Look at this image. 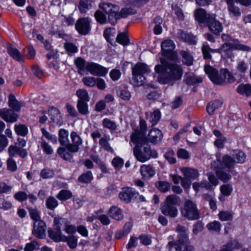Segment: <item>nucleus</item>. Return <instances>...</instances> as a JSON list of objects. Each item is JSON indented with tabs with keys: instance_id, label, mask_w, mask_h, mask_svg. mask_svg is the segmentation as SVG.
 <instances>
[{
	"instance_id": "obj_1",
	"label": "nucleus",
	"mask_w": 251,
	"mask_h": 251,
	"mask_svg": "<svg viewBox=\"0 0 251 251\" xmlns=\"http://www.w3.org/2000/svg\"><path fill=\"white\" fill-rule=\"evenodd\" d=\"M162 62L154 67L156 80L162 84H171L172 81L181 79L182 70L181 67L171 61Z\"/></svg>"
},
{
	"instance_id": "obj_2",
	"label": "nucleus",
	"mask_w": 251,
	"mask_h": 251,
	"mask_svg": "<svg viewBox=\"0 0 251 251\" xmlns=\"http://www.w3.org/2000/svg\"><path fill=\"white\" fill-rule=\"evenodd\" d=\"M131 141L135 145L133 150L134 155L137 160L141 162L149 160L151 157L156 158L157 153L155 151H151L150 146L146 143V140L141 141L136 138V134L131 135Z\"/></svg>"
},
{
	"instance_id": "obj_3",
	"label": "nucleus",
	"mask_w": 251,
	"mask_h": 251,
	"mask_svg": "<svg viewBox=\"0 0 251 251\" xmlns=\"http://www.w3.org/2000/svg\"><path fill=\"white\" fill-rule=\"evenodd\" d=\"M204 71L211 81L215 84L223 85L226 83H232L235 78L226 69H221L220 73L215 68L207 65L204 67Z\"/></svg>"
},
{
	"instance_id": "obj_4",
	"label": "nucleus",
	"mask_w": 251,
	"mask_h": 251,
	"mask_svg": "<svg viewBox=\"0 0 251 251\" xmlns=\"http://www.w3.org/2000/svg\"><path fill=\"white\" fill-rule=\"evenodd\" d=\"M178 232V239L174 243L169 242L168 246L171 247L170 251H192L193 246L188 245V229L184 226H178L176 229Z\"/></svg>"
},
{
	"instance_id": "obj_5",
	"label": "nucleus",
	"mask_w": 251,
	"mask_h": 251,
	"mask_svg": "<svg viewBox=\"0 0 251 251\" xmlns=\"http://www.w3.org/2000/svg\"><path fill=\"white\" fill-rule=\"evenodd\" d=\"M151 70L149 66L143 63H138L132 68V83L136 86L143 85L146 78L145 75L149 74Z\"/></svg>"
},
{
	"instance_id": "obj_6",
	"label": "nucleus",
	"mask_w": 251,
	"mask_h": 251,
	"mask_svg": "<svg viewBox=\"0 0 251 251\" xmlns=\"http://www.w3.org/2000/svg\"><path fill=\"white\" fill-rule=\"evenodd\" d=\"M180 212L184 217L190 220H197L200 218V212L197 204L190 200L185 201Z\"/></svg>"
},
{
	"instance_id": "obj_7",
	"label": "nucleus",
	"mask_w": 251,
	"mask_h": 251,
	"mask_svg": "<svg viewBox=\"0 0 251 251\" xmlns=\"http://www.w3.org/2000/svg\"><path fill=\"white\" fill-rule=\"evenodd\" d=\"M177 196L175 195L168 196L162 205V213L164 215L172 218L176 217L178 214V210L175 205L177 204Z\"/></svg>"
},
{
	"instance_id": "obj_8",
	"label": "nucleus",
	"mask_w": 251,
	"mask_h": 251,
	"mask_svg": "<svg viewBox=\"0 0 251 251\" xmlns=\"http://www.w3.org/2000/svg\"><path fill=\"white\" fill-rule=\"evenodd\" d=\"M211 167L215 170L217 177L221 181L227 182L231 178V175L227 172L230 171V168H227L225 166L223 158L221 160L220 158L217 156V161H214L211 164Z\"/></svg>"
},
{
	"instance_id": "obj_9",
	"label": "nucleus",
	"mask_w": 251,
	"mask_h": 251,
	"mask_svg": "<svg viewBox=\"0 0 251 251\" xmlns=\"http://www.w3.org/2000/svg\"><path fill=\"white\" fill-rule=\"evenodd\" d=\"M99 7L109 15L108 19L110 23L113 25H115L118 16V7L110 3L102 2L99 4Z\"/></svg>"
},
{
	"instance_id": "obj_10",
	"label": "nucleus",
	"mask_w": 251,
	"mask_h": 251,
	"mask_svg": "<svg viewBox=\"0 0 251 251\" xmlns=\"http://www.w3.org/2000/svg\"><path fill=\"white\" fill-rule=\"evenodd\" d=\"M162 54L171 61H175L177 58L176 53L174 51L175 45L173 41L167 40L161 44Z\"/></svg>"
},
{
	"instance_id": "obj_11",
	"label": "nucleus",
	"mask_w": 251,
	"mask_h": 251,
	"mask_svg": "<svg viewBox=\"0 0 251 251\" xmlns=\"http://www.w3.org/2000/svg\"><path fill=\"white\" fill-rule=\"evenodd\" d=\"M246 155L244 152L240 151H235L234 154V159H232L230 156L225 155L223 157V162L225 166L227 168H232L235 163H243L246 159Z\"/></svg>"
},
{
	"instance_id": "obj_12",
	"label": "nucleus",
	"mask_w": 251,
	"mask_h": 251,
	"mask_svg": "<svg viewBox=\"0 0 251 251\" xmlns=\"http://www.w3.org/2000/svg\"><path fill=\"white\" fill-rule=\"evenodd\" d=\"M222 52H226L234 50L249 51L250 48L240 43L238 40H232V42H226L221 47Z\"/></svg>"
},
{
	"instance_id": "obj_13",
	"label": "nucleus",
	"mask_w": 251,
	"mask_h": 251,
	"mask_svg": "<svg viewBox=\"0 0 251 251\" xmlns=\"http://www.w3.org/2000/svg\"><path fill=\"white\" fill-rule=\"evenodd\" d=\"M86 71L92 75L99 76H104L108 73L106 68L93 62L88 63Z\"/></svg>"
},
{
	"instance_id": "obj_14",
	"label": "nucleus",
	"mask_w": 251,
	"mask_h": 251,
	"mask_svg": "<svg viewBox=\"0 0 251 251\" xmlns=\"http://www.w3.org/2000/svg\"><path fill=\"white\" fill-rule=\"evenodd\" d=\"M91 20L88 18L79 19L75 24V29L79 34H87L90 30Z\"/></svg>"
},
{
	"instance_id": "obj_15",
	"label": "nucleus",
	"mask_w": 251,
	"mask_h": 251,
	"mask_svg": "<svg viewBox=\"0 0 251 251\" xmlns=\"http://www.w3.org/2000/svg\"><path fill=\"white\" fill-rule=\"evenodd\" d=\"M46 225L43 221L34 222L32 233L39 238H44L46 236Z\"/></svg>"
},
{
	"instance_id": "obj_16",
	"label": "nucleus",
	"mask_w": 251,
	"mask_h": 251,
	"mask_svg": "<svg viewBox=\"0 0 251 251\" xmlns=\"http://www.w3.org/2000/svg\"><path fill=\"white\" fill-rule=\"evenodd\" d=\"M207 25L209 30L215 35L219 34L223 30L222 24L215 20L214 14H211V17H210V20Z\"/></svg>"
},
{
	"instance_id": "obj_17",
	"label": "nucleus",
	"mask_w": 251,
	"mask_h": 251,
	"mask_svg": "<svg viewBox=\"0 0 251 251\" xmlns=\"http://www.w3.org/2000/svg\"><path fill=\"white\" fill-rule=\"evenodd\" d=\"M0 117L6 122L14 123L18 118V115L11 109L3 108L0 110Z\"/></svg>"
},
{
	"instance_id": "obj_18",
	"label": "nucleus",
	"mask_w": 251,
	"mask_h": 251,
	"mask_svg": "<svg viewBox=\"0 0 251 251\" xmlns=\"http://www.w3.org/2000/svg\"><path fill=\"white\" fill-rule=\"evenodd\" d=\"M138 194L134 190L130 187H126L122 189V191L119 193V198L120 199L126 203H128L131 200L136 197Z\"/></svg>"
},
{
	"instance_id": "obj_19",
	"label": "nucleus",
	"mask_w": 251,
	"mask_h": 251,
	"mask_svg": "<svg viewBox=\"0 0 251 251\" xmlns=\"http://www.w3.org/2000/svg\"><path fill=\"white\" fill-rule=\"evenodd\" d=\"M211 15V14H207L206 11L202 8H198L194 12L196 20L201 24H207Z\"/></svg>"
},
{
	"instance_id": "obj_20",
	"label": "nucleus",
	"mask_w": 251,
	"mask_h": 251,
	"mask_svg": "<svg viewBox=\"0 0 251 251\" xmlns=\"http://www.w3.org/2000/svg\"><path fill=\"white\" fill-rule=\"evenodd\" d=\"M71 137L74 145H68V151L72 152H77L78 151V146L82 144V140L75 132H72Z\"/></svg>"
},
{
	"instance_id": "obj_21",
	"label": "nucleus",
	"mask_w": 251,
	"mask_h": 251,
	"mask_svg": "<svg viewBox=\"0 0 251 251\" xmlns=\"http://www.w3.org/2000/svg\"><path fill=\"white\" fill-rule=\"evenodd\" d=\"M8 151L9 158H13L17 154L22 158H24L27 155V151L25 149H21L16 146H10Z\"/></svg>"
},
{
	"instance_id": "obj_22",
	"label": "nucleus",
	"mask_w": 251,
	"mask_h": 251,
	"mask_svg": "<svg viewBox=\"0 0 251 251\" xmlns=\"http://www.w3.org/2000/svg\"><path fill=\"white\" fill-rule=\"evenodd\" d=\"M227 5V9L229 15L231 17H238L241 15V12L239 8L234 4V0H225Z\"/></svg>"
},
{
	"instance_id": "obj_23",
	"label": "nucleus",
	"mask_w": 251,
	"mask_h": 251,
	"mask_svg": "<svg viewBox=\"0 0 251 251\" xmlns=\"http://www.w3.org/2000/svg\"><path fill=\"white\" fill-rule=\"evenodd\" d=\"M140 173L144 178L149 179L155 174L154 168L150 165H143L140 168Z\"/></svg>"
},
{
	"instance_id": "obj_24",
	"label": "nucleus",
	"mask_w": 251,
	"mask_h": 251,
	"mask_svg": "<svg viewBox=\"0 0 251 251\" xmlns=\"http://www.w3.org/2000/svg\"><path fill=\"white\" fill-rule=\"evenodd\" d=\"M180 171L184 177L189 180H194L199 176L198 171L193 168L184 167L181 168Z\"/></svg>"
},
{
	"instance_id": "obj_25",
	"label": "nucleus",
	"mask_w": 251,
	"mask_h": 251,
	"mask_svg": "<svg viewBox=\"0 0 251 251\" xmlns=\"http://www.w3.org/2000/svg\"><path fill=\"white\" fill-rule=\"evenodd\" d=\"M48 233L50 238L55 242H65L67 239L66 236L62 234L61 229H56L55 231L52 229H49Z\"/></svg>"
},
{
	"instance_id": "obj_26",
	"label": "nucleus",
	"mask_w": 251,
	"mask_h": 251,
	"mask_svg": "<svg viewBox=\"0 0 251 251\" xmlns=\"http://www.w3.org/2000/svg\"><path fill=\"white\" fill-rule=\"evenodd\" d=\"M140 130H135L132 134H136V138L140 139L141 141L146 140L145 133L147 128L146 122L144 120L140 121Z\"/></svg>"
},
{
	"instance_id": "obj_27",
	"label": "nucleus",
	"mask_w": 251,
	"mask_h": 251,
	"mask_svg": "<svg viewBox=\"0 0 251 251\" xmlns=\"http://www.w3.org/2000/svg\"><path fill=\"white\" fill-rule=\"evenodd\" d=\"M149 140L152 143L156 144L161 141L162 134L161 131L157 128H153L150 130L149 135Z\"/></svg>"
},
{
	"instance_id": "obj_28",
	"label": "nucleus",
	"mask_w": 251,
	"mask_h": 251,
	"mask_svg": "<svg viewBox=\"0 0 251 251\" xmlns=\"http://www.w3.org/2000/svg\"><path fill=\"white\" fill-rule=\"evenodd\" d=\"M202 51L204 59H210V52L222 53L221 48L218 49H211L207 43H203L202 47Z\"/></svg>"
},
{
	"instance_id": "obj_29",
	"label": "nucleus",
	"mask_w": 251,
	"mask_h": 251,
	"mask_svg": "<svg viewBox=\"0 0 251 251\" xmlns=\"http://www.w3.org/2000/svg\"><path fill=\"white\" fill-rule=\"evenodd\" d=\"M88 62L80 57H77L75 60V64L77 68L78 73L79 74L83 75L84 72L87 71V66Z\"/></svg>"
},
{
	"instance_id": "obj_30",
	"label": "nucleus",
	"mask_w": 251,
	"mask_h": 251,
	"mask_svg": "<svg viewBox=\"0 0 251 251\" xmlns=\"http://www.w3.org/2000/svg\"><path fill=\"white\" fill-rule=\"evenodd\" d=\"M108 214L112 218L117 221L121 220L123 218V214L121 209L115 206L110 208Z\"/></svg>"
},
{
	"instance_id": "obj_31",
	"label": "nucleus",
	"mask_w": 251,
	"mask_h": 251,
	"mask_svg": "<svg viewBox=\"0 0 251 251\" xmlns=\"http://www.w3.org/2000/svg\"><path fill=\"white\" fill-rule=\"evenodd\" d=\"M132 227V224L128 222L125 225L122 230L118 231L115 235L116 239H119L124 236H126L130 232Z\"/></svg>"
},
{
	"instance_id": "obj_32",
	"label": "nucleus",
	"mask_w": 251,
	"mask_h": 251,
	"mask_svg": "<svg viewBox=\"0 0 251 251\" xmlns=\"http://www.w3.org/2000/svg\"><path fill=\"white\" fill-rule=\"evenodd\" d=\"M213 134L217 138L214 142L215 146L218 148H223L224 146L226 138L218 130H214Z\"/></svg>"
},
{
	"instance_id": "obj_33",
	"label": "nucleus",
	"mask_w": 251,
	"mask_h": 251,
	"mask_svg": "<svg viewBox=\"0 0 251 251\" xmlns=\"http://www.w3.org/2000/svg\"><path fill=\"white\" fill-rule=\"evenodd\" d=\"M237 91L242 95L251 96V85L241 84L237 87Z\"/></svg>"
},
{
	"instance_id": "obj_34",
	"label": "nucleus",
	"mask_w": 251,
	"mask_h": 251,
	"mask_svg": "<svg viewBox=\"0 0 251 251\" xmlns=\"http://www.w3.org/2000/svg\"><path fill=\"white\" fill-rule=\"evenodd\" d=\"M14 131L19 136H25L28 132L27 127L23 124H16L14 126Z\"/></svg>"
},
{
	"instance_id": "obj_35",
	"label": "nucleus",
	"mask_w": 251,
	"mask_h": 251,
	"mask_svg": "<svg viewBox=\"0 0 251 251\" xmlns=\"http://www.w3.org/2000/svg\"><path fill=\"white\" fill-rule=\"evenodd\" d=\"M223 101L221 100H217L213 102H209L206 108L207 113L210 115L213 114L215 110L221 107Z\"/></svg>"
},
{
	"instance_id": "obj_36",
	"label": "nucleus",
	"mask_w": 251,
	"mask_h": 251,
	"mask_svg": "<svg viewBox=\"0 0 251 251\" xmlns=\"http://www.w3.org/2000/svg\"><path fill=\"white\" fill-rule=\"evenodd\" d=\"M69 133L68 131L61 129L59 131V141L62 146H67L69 145L68 139Z\"/></svg>"
},
{
	"instance_id": "obj_37",
	"label": "nucleus",
	"mask_w": 251,
	"mask_h": 251,
	"mask_svg": "<svg viewBox=\"0 0 251 251\" xmlns=\"http://www.w3.org/2000/svg\"><path fill=\"white\" fill-rule=\"evenodd\" d=\"M9 106L16 111H20L21 107L22 106V103L18 102L15 99L14 96L10 95L9 96Z\"/></svg>"
},
{
	"instance_id": "obj_38",
	"label": "nucleus",
	"mask_w": 251,
	"mask_h": 251,
	"mask_svg": "<svg viewBox=\"0 0 251 251\" xmlns=\"http://www.w3.org/2000/svg\"><path fill=\"white\" fill-rule=\"evenodd\" d=\"M8 52L9 54L15 60L21 61L23 59V56L20 51L13 46H9L8 48Z\"/></svg>"
},
{
	"instance_id": "obj_39",
	"label": "nucleus",
	"mask_w": 251,
	"mask_h": 251,
	"mask_svg": "<svg viewBox=\"0 0 251 251\" xmlns=\"http://www.w3.org/2000/svg\"><path fill=\"white\" fill-rule=\"evenodd\" d=\"M220 191L222 195L220 196L219 199L220 201H224V198L223 196H229L232 191V187L231 185L229 184L223 185L221 186L220 188Z\"/></svg>"
},
{
	"instance_id": "obj_40",
	"label": "nucleus",
	"mask_w": 251,
	"mask_h": 251,
	"mask_svg": "<svg viewBox=\"0 0 251 251\" xmlns=\"http://www.w3.org/2000/svg\"><path fill=\"white\" fill-rule=\"evenodd\" d=\"M117 42L123 46L128 45L129 40L126 32H122L118 34L116 38Z\"/></svg>"
},
{
	"instance_id": "obj_41",
	"label": "nucleus",
	"mask_w": 251,
	"mask_h": 251,
	"mask_svg": "<svg viewBox=\"0 0 251 251\" xmlns=\"http://www.w3.org/2000/svg\"><path fill=\"white\" fill-rule=\"evenodd\" d=\"M77 108L79 112L81 114L86 115L89 113L88 105L86 101L78 100Z\"/></svg>"
},
{
	"instance_id": "obj_42",
	"label": "nucleus",
	"mask_w": 251,
	"mask_h": 251,
	"mask_svg": "<svg viewBox=\"0 0 251 251\" xmlns=\"http://www.w3.org/2000/svg\"><path fill=\"white\" fill-rule=\"evenodd\" d=\"M109 140V137L104 136L102 137L99 141V144L101 146V148L105 151H110L111 152H113V150L110 147L108 144V141Z\"/></svg>"
},
{
	"instance_id": "obj_43",
	"label": "nucleus",
	"mask_w": 251,
	"mask_h": 251,
	"mask_svg": "<svg viewBox=\"0 0 251 251\" xmlns=\"http://www.w3.org/2000/svg\"><path fill=\"white\" fill-rule=\"evenodd\" d=\"M116 33L115 29L114 28H108L104 30L103 36L107 42L111 43Z\"/></svg>"
},
{
	"instance_id": "obj_44",
	"label": "nucleus",
	"mask_w": 251,
	"mask_h": 251,
	"mask_svg": "<svg viewBox=\"0 0 251 251\" xmlns=\"http://www.w3.org/2000/svg\"><path fill=\"white\" fill-rule=\"evenodd\" d=\"M180 54L182 56L183 63L187 66L192 65L193 59L191 55L185 51H181Z\"/></svg>"
},
{
	"instance_id": "obj_45",
	"label": "nucleus",
	"mask_w": 251,
	"mask_h": 251,
	"mask_svg": "<svg viewBox=\"0 0 251 251\" xmlns=\"http://www.w3.org/2000/svg\"><path fill=\"white\" fill-rule=\"evenodd\" d=\"M41 131L42 134V137L41 140H44L43 138H45L46 139L50 141L53 143H57V138L55 135L51 134L48 131H47L44 128H42Z\"/></svg>"
},
{
	"instance_id": "obj_46",
	"label": "nucleus",
	"mask_w": 251,
	"mask_h": 251,
	"mask_svg": "<svg viewBox=\"0 0 251 251\" xmlns=\"http://www.w3.org/2000/svg\"><path fill=\"white\" fill-rule=\"evenodd\" d=\"M68 145L66 146V148H59L57 150L58 154L65 160L69 159L71 156V153L74 152L68 151Z\"/></svg>"
},
{
	"instance_id": "obj_47",
	"label": "nucleus",
	"mask_w": 251,
	"mask_h": 251,
	"mask_svg": "<svg viewBox=\"0 0 251 251\" xmlns=\"http://www.w3.org/2000/svg\"><path fill=\"white\" fill-rule=\"evenodd\" d=\"M201 188H204L207 190H210L211 185L206 181H202L201 183L196 182L193 184V188L196 192L199 191Z\"/></svg>"
},
{
	"instance_id": "obj_48",
	"label": "nucleus",
	"mask_w": 251,
	"mask_h": 251,
	"mask_svg": "<svg viewBox=\"0 0 251 251\" xmlns=\"http://www.w3.org/2000/svg\"><path fill=\"white\" fill-rule=\"evenodd\" d=\"M206 227L210 231L215 232H219L221 230V225L218 221H214L208 224Z\"/></svg>"
},
{
	"instance_id": "obj_49",
	"label": "nucleus",
	"mask_w": 251,
	"mask_h": 251,
	"mask_svg": "<svg viewBox=\"0 0 251 251\" xmlns=\"http://www.w3.org/2000/svg\"><path fill=\"white\" fill-rule=\"evenodd\" d=\"M91 7V4L88 0H81L78 5V9L82 13H85Z\"/></svg>"
},
{
	"instance_id": "obj_50",
	"label": "nucleus",
	"mask_w": 251,
	"mask_h": 251,
	"mask_svg": "<svg viewBox=\"0 0 251 251\" xmlns=\"http://www.w3.org/2000/svg\"><path fill=\"white\" fill-rule=\"evenodd\" d=\"M161 117V113L158 109H155L149 118V121L151 123L152 125H155L160 120Z\"/></svg>"
},
{
	"instance_id": "obj_51",
	"label": "nucleus",
	"mask_w": 251,
	"mask_h": 251,
	"mask_svg": "<svg viewBox=\"0 0 251 251\" xmlns=\"http://www.w3.org/2000/svg\"><path fill=\"white\" fill-rule=\"evenodd\" d=\"M97 78L93 76H86L83 78L82 82L87 86L93 87L96 85Z\"/></svg>"
},
{
	"instance_id": "obj_52",
	"label": "nucleus",
	"mask_w": 251,
	"mask_h": 251,
	"mask_svg": "<svg viewBox=\"0 0 251 251\" xmlns=\"http://www.w3.org/2000/svg\"><path fill=\"white\" fill-rule=\"evenodd\" d=\"M66 240L65 242L67 243V245L71 249L75 248L77 245V238L74 236H66Z\"/></svg>"
},
{
	"instance_id": "obj_53",
	"label": "nucleus",
	"mask_w": 251,
	"mask_h": 251,
	"mask_svg": "<svg viewBox=\"0 0 251 251\" xmlns=\"http://www.w3.org/2000/svg\"><path fill=\"white\" fill-rule=\"evenodd\" d=\"M76 95L79 98L78 100H81L84 101H88L89 100L88 94L86 90L84 89H78L76 92Z\"/></svg>"
},
{
	"instance_id": "obj_54",
	"label": "nucleus",
	"mask_w": 251,
	"mask_h": 251,
	"mask_svg": "<svg viewBox=\"0 0 251 251\" xmlns=\"http://www.w3.org/2000/svg\"><path fill=\"white\" fill-rule=\"evenodd\" d=\"M40 147L44 153L47 154H51L53 153V150L52 147L45 140H42L40 143Z\"/></svg>"
},
{
	"instance_id": "obj_55",
	"label": "nucleus",
	"mask_w": 251,
	"mask_h": 251,
	"mask_svg": "<svg viewBox=\"0 0 251 251\" xmlns=\"http://www.w3.org/2000/svg\"><path fill=\"white\" fill-rule=\"evenodd\" d=\"M72 196V192L69 190H62L58 194L57 198L61 201H65L70 199Z\"/></svg>"
},
{
	"instance_id": "obj_56",
	"label": "nucleus",
	"mask_w": 251,
	"mask_h": 251,
	"mask_svg": "<svg viewBox=\"0 0 251 251\" xmlns=\"http://www.w3.org/2000/svg\"><path fill=\"white\" fill-rule=\"evenodd\" d=\"M102 123L103 126L108 129L115 130L116 128V125L115 123L108 118H104L102 120Z\"/></svg>"
},
{
	"instance_id": "obj_57",
	"label": "nucleus",
	"mask_w": 251,
	"mask_h": 251,
	"mask_svg": "<svg viewBox=\"0 0 251 251\" xmlns=\"http://www.w3.org/2000/svg\"><path fill=\"white\" fill-rule=\"evenodd\" d=\"M219 218L222 221L231 220L233 218L232 214L228 211H222L218 214Z\"/></svg>"
},
{
	"instance_id": "obj_58",
	"label": "nucleus",
	"mask_w": 251,
	"mask_h": 251,
	"mask_svg": "<svg viewBox=\"0 0 251 251\" xmlns=\"http://www.w3.org/2000/svg\"><path fill=\"white\" fill-rule=\"evenodd\" d=\"M64 48L67 52L71 54L78 51V49L76 46L72 43L66 42L64 44Z\"/></svg>"
},
{
	"instance_id": "obj_59",
	"label": "nucleus",
	"mask_w": 251,
	"mask_h": 251,
	"mask_svg": "<svg viewBox=\"0 0 251 251\" xmlns=\"http://www.w3.org/2000/svg\"><path fill=\"white\" fill-rule=\"evenodd\" d=\"M92 179V174L90 171H88L86 173L80 176L78 178V180L81 182L88 183L90 182Z\"/></svg>"
},
{
	"instance_id": "obj_60",
	"label": "nucleus",
	"mask_w": 251,
	"mask_h": 251,
	"mask_svg": "<svg viewBox=\"0 0 251 251\" xmlns=\"http://www.w3.org/2000/svg\"><path fill=\"white\" fill-rule=\"evenodd\" d=\"M57 201L53 197H49L46 201V205L50 209H53L58 206Z\"/></svg>"
},
{
	"instance_id": "obj_61",
	"label": "nucleus",
	"mask_w": 251,
	"mask_h": 251,
	"mask_svg": "<svg viewBox=\"0 0 251 251\" xmlns=\"http://www.w3.org/2000/svg\"><path fill=\"white\" fill-rule=\"evenodd\" d=\"M157 186L160 191L166 192L170 189L171 185L169 182L160 181L158 182Z\"/></svg>"
},
{
	"instance_id": "obj_62",
	"label": "nucleus",
	"mask_w": 251,
	"mask_h": 251,
	"mask_svg": "<svg viewBox=\"0 0 251 251\" xmlns=\"http://www.w3.org/2000/svg\"><path fill=\"white\" fill-rule=\"evenodd\" d=\"M182 37L186 42L189 44H195L197 43L196 37L193 35L184 33L182 34Z\"/></svg>"
},
{
	"instance_id": "obj_63",
	"label": "nucleus",
	"mask_w": 251,
	"mask_h": 251,
	"mask_svg": "<svg viewBox=\"0 0 251 251\" xmlns=\"http://www.w3.org/2000/svg\"><path fill=\"white\" fill-rule=\"evenodd\" d=\"M177 156L178 158L183 159H187L189 158L190 156L189 152L184 149H179L178 150Z\"/></svg>"
},
{
	"instance_id": "obj_64",
	"label": "nucleus",
	"mask_w": 251,
	"mask_h": 251,
	"mask_svg": "<svg viewBox=\"0 0 251 251\" xmlns=\"http://www.w3.org/2000/svg\"><path fill=\"white\" fill-rule=\"evenodd\" d=\"M39 248V245L37 242L32 241L26 244L25 248V251H34Z\"/></svg>"
}]
</instances>
